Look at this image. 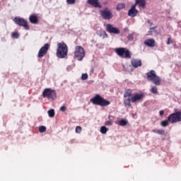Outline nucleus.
Returning <instances> with one entry per match:
<instances>
[{
	"label": "nucleus",
	"instance_id": "1",
	"mask_svg": "<svg viewBox=\"0 0 181 181\" xmlns=\"http://www.w3.org/2000/svg\"><path fill=\"white\" fill-rule=\"evenodd\" d=\"M177 122H181V111L175 112L173 114H170L168 117V119L163 120L160 122V124L161 127H169V123L176 124Z\"/></svg>",
	"mask_w": 181,
	"mask_h": 181
},
{
	"label": "nucleus",
	"instance_id": "2",
	"mask_svg": "<svg viewBox=\"0 0 181 181\" xmlns=\"http://www.w3.org/2000/svg\"><path fill=\"white\" fill-rule=\"evenodd\" d=\"M69 54V47L64 41L57 45L56 56L58 59H66Z\"/></svg>",
	"mask_w": 181,
	"mask_h": 181
},
{
	"label": "nucleus",
	"instance_id": "3",
	"mask_svg": "<svg viewBox=\"0 0 181 181\" xmlns=\"http://www.w3.org/2000/svg\"><path fill=\"white\" fill-rule=\"evenodd\" d=\"M90 101L94 105H100V107H107L111 104V102L104 99L99 94H96Z\"/></svg>",
	"mask_w": 181,
	"mask_h": 181
},
{
	"label": "nucleus",
	"instance_id": "4",
	"mask_svg": "<svg viewBox=\"0 0 181 181\" xmlns=\"http://www.w3.org/2000/svg\"><path fill=\"white\" fill-rule=\"evenodd\" d=\"M146 78L148 81H151L155 86H160L162 80L160 77L156 75V72L154 70H151L146 73Z\"/></svg>",
	"mask_w": 181,
	"mask_h": 181
},
{
	"label": "nucleus",
	"instance_id": "5",
	"mask_svg": "<svg viewBox=\"0 0 181 181\" xmlns=\"http://www.w3.org/2000/svg\"><path fill=\"white\" fill-rule=\"evenodd\" d=\"M42 98H47V100H56L57 98V93H56V90L52 88H45L42 92Z\"/></svg>",
	"mask_w": 181,
	"mask_h": 181
},
{
	"label": "nucleus",
	"instance_id": "6",
	"mask_svg": "<svg viewBox=\"0 0 181 181\" xmlns=\"http://www.w3.org/2000/svg\"><path fill=\"white\" fill-rule=\"evenodd\" d=\"M134 92L132 89H126L124 93V107H127V108H131L132 107V104H131V98L130 97H132L134 94L132 93Z\"/></svg>",
	"mask_w": 181,
	"mask_h": 181
},
{
	"label": "nucleus",
	"instance_id": "7",
	"mask_svg": "<svg viewBox=\"0 0 181 181\" xmlns=\"http://www.w3.org/2000/svg\"><path fill=\"white\" fill-rule=\"evenodd\" d=\"M84 57H86V51L84 50V48L81 46L75 47L74 59H78V62H81Z\"/></svg>",
	"mask_w": 181,
	"mask_h": 181
},
{
	"label": "nucleus",
	"instance_id": "8",
	"mask_svg": "<svg viewBox=\"0 0 181 181\" xmlns=\"http://www.w3.org/2000/svg\"><path fill=\"white\" fill-rule=\"evenodd\" d=\"M115 52L120 57H124V59H131V52L127 48L120 47L116 48Z\"/></svg>",
	"mask_w": 181,
	"mask_h": 181
},
{
	"label": "nucleus",
	"instance_id": "9",
	"mask_svg": "<svg viewBox=\"0 0 181 181\" xmlns=\"http://www.w3.org/2000/svg\"><path fill=\"white\" fill-rule=\"evenodd\" d=\"M13 22L16 25H18V26H23L26 30H29V25H28V21L24 18L15 17L13 19Z\"/></svg>",
	"mask_w": 181,
	"mask_h": 181
},
{
	"label": "nucleus",
	"instance_id": "10",
	"mask_svg": "<svg viewBox=\"0 0 181 181\" xmlns=\"http://www.w3.org/2000/svg\"><path fill=\"white\" fill-rule=\"evenodd\" d=\"M100 12L103 19H105V21H110V19H112V17L114 16L112 12L108 10V8L101 10Z\"/></svg>",
	"mask_w": 181,
	"mask_h": 181
},
{
	"label": "nucleus",
	"instance_id": "11",
	"mask_svg": "<svg viewBox=\"0 0 181 181\" xmlns=\"http://www.w3.org/2000/svg\"><path fill=\"white\" fill-rule=\"evenodd\" d=\"M106 30L108 32V33H113L114 35H118L121 33L119 29H118L117 27L112 26L111 24L106 25Z\"/></svg>",
	"mask_w": 181,
	"mask_h": 181
},
{
	"label": "nucleus",
	"instance_id": "12",
	"mask_svg": "<svg viewBox=\"0 0 181 181\" xmlns=\"http://www.w3.org/2000/svg\"><path fill=\"white\" fill-rule=\"evenodd\" d=\"M49 47L50 45L48 43L45 44V45L40 49L37 57H43L47 53Z\"/></svg>",
	"mask_w": 181,
	"mask_h": 181
},
{
	"label": "nucleus",
	"instance_id": "13",
	"mask_svg": "<svg viewBox=\"0 0 181 181\" xmlns=\"http://www.w3.org/2000/svg\"><path fill=\"white\" fill-rule=\"evenodd\" d=\"M144 97H145V95H144V93H134L130 99V103H137V101H141V100H142Z\"/></svg>",
	"mask_w": 181,
	"mask_h": 181
},
{
	"label": "nucleus",
	"instance_id": "14",
	"mask_svg": "<svg viewBox=\"0 0 181 181\" xmlns=\"http://www.w3.org/2000/svg\"><path fill=\"white\" fill-rule=\"evenodd\" d=\"M138 15V10H136V4L132 6V8L128 11V16L130 18H135Z\"/></svg>",
	"mask_w": 181,
	"mask_h": 181
},
{
	"label": "nucleus",
	"instance_id": "15",
	"mask_svg": "<svg viewBox=\"0 0 181 181\" xmlns=\"http://www.w3.org/2000/svg\"><path fill=\"white\" fill-rule=\"evenodd\" d=\"M88 4L94 8H102L103 6L98 0H88Z\"/></svg>",
	"mask_w": 181,
	"mask_h": 181
},
{
	"label": "nucleus",
	"instance_id": "16",
	"mask_svg": "<svg viewBox=\"0 0 181 181\" xmlns=\"http://www.w3.org/2000/svg\"><path fill=\"white\" fill-rule=\"evenodd\" d=\"M134 5H139V8H141L142 9H145L146 6V1L145 0H136V2Z\"/></svg>",
	"mask_w": 181,
	"mask_h": 181
},
{
	"label": "nucleus",
	"instance_id": "17",
	"mask_svg": "<svg viewBox=\"0 0 181 181\" xmlns=\"http://www.w3.org/2000/svg\"><path fill=\"white\" fill-rule=\"evenodd\" d=\"M144 45L148 46V47H155V40L152 38L147 39L144 41Z\"/></svg>",
	"mask_w": 181,
	"mask_h": 181
},
{
	"label": "nucleus",
	"instance_id": "18",
	"mask_svg": "<svg viewBox=\"0 0 181 181\" xmlns=\"http://www.w3.org/2000/svg\"><path fill=\"white\" fill-rule=\"evenodd\" d=\"M132 65L133 66V67H135L136 69V68L141 67V66H142V62L139 59H132Z\"/></svg>",
	"mask_w": 181,
	"mask_h": 181
},
{
	"label": "nucleus",
	"instance_id": "19",
	"mask_svg": "<svg viewBox=\"0 0 181 181\" xmlns=\"http://www.w3.org/2000/svg\"><path fill=\"white\" fill-rule=\"evenodd\" d=\"M29 21L31 23H33L34 25H36L39 22V19L35 15L30 16Z\"/></svg>",
	"mask_w": 181,
	"mask_h": 181
},
{
	"label": "nucleus",
	"instance_id": "20",
	"mask_svg": "<svg viewBox=\"0 0 181 181\" xmlns=\"http://www.w3.org/2000/svg\"><path fill=\"white\" fill-rule=\"evenodd\" d=\"M117 11H121V9L125 8V4L124 3H119L117 6Z\"/></svg>",
	"mask_w": 181,
	"mask_h": 181
},
{
	"label": "nucleus",
	"instance_id": "21",
	"mask_svg": "<svg viewBox=\"0 0 181 181\" xmlns=\"http://www.w3.org/2000/svg\"><path fill=\"white\" fill-rule=\"evenodd\" d=\"M128 124V121L122 119L120 121H119V125H120V127H125L126 125H127Z\"/></svg>",
	"mask_w": 181,
	"mask_h": 181
},
{
	"label": "nucleus",
	"instance_id": "22",
	"mask_svg": "<svg viewBox=\"0 0 181 181\" xmlns=\"http://www.w3.org/2000/svg\"><path fill=\"white\" fill-rule=\"evenodd\" d=\"M48 115H49V117H50V118H53V117H54L55 112H54V109H51V110H48Z\"/></svg>",
	"mask_w": 181,
	"mask_h": 181
},
{
	"label": "nucleus",
	"instance_id": "23",
	"mask_svg": "<svg viewBox=\"0 0 181 181\" xmlns=\"http://www.w3.org/2000/svg\"><path fill=\"white\" fill-rule=\"evenodd\" d=\"M151 93L152 94H158V88L156 86H151Z\"/></svg>",
	"mask_w": 181,
	"mask_h": 181
},
{
	"label": "nucleus",
	"instance_id": "24",
	"mask_svg": "<svg viewBox=\"0 0 181 181\" xmlns=\"http://www.w3.org/2000/svg\"><path fill=\"white\" fill-rule=\"evenodd\" d=\"M108 131V129L105 127V126L101 127L100 128V132L101 134H107Z\"/></svg>",
	"mask_w": 181,
	"mask_h": 181
},
{
	"label": "nucleus",
	"instance_id": "25",
	"mask_svg": "<svg viewBox=\"0 0 181 181\" xmlns=\"http://www.w3.org/2000/svg\"><path fill=\"white\" fill-rule=\"evenodd\" d=\"M40 132H46V127L45 126H40L39 127Z\"/></svg>",
	"mask_w": 181,
	"mask_h": 181
},
{
	"label": "nucleus",
	"instance_id": "26",
	"mask_svg": "<svg viewBox=\"0 0 181 181\" xmlns=\"http://www.w3.org/2000/svg\"><path fill=\"white\" fill-rule=\"evenodd\" d=\"M11 36L12 37H14V39H18L19 37V33H12Z\"/></svg>",
	"mask_w": 181,
	"mask_h": 181
},
{
	"label": "nucleus",
	"instance_id": "27",
	"mask_svg": "<svg viewBox=\"0 0 181 181\" xmlns=\"http://www.w3.org/2000/svg\"><path fill=\"white\" fill-rule=\"evenodd\" d=\"M88 78V75L87 74H83L81 76V80H87Z\"/></svg>",
	"mask_w": 181,
	"mask_h": 181
},
{
	"label": "nucleus",
	"instance_id": "28",
	"mask_svg": "<svg viewBox=\"0 0 181 181\" xmlns=\"http://www.w3.org/2000/svg\"><path fill=\"white\" fill-rule=\"evenodd\" d=\"M76 134H81V127L78 126L76 127Z\"/></svg>",
	"mask_w": 181,
	"mask_h": 181
},
{
	"label": "nucleus",
	"instance_id": "29",
	"mask_svg": "<svg viewBox=\"0 0 181 181\" xmlns=\"http://www.w3.org/2000/svg\"><path fill=\"white\" fill-rule=\"evenodd\" d=\"M105 125H106L107 127H111V125H112V121L108 120L105 122Z\"/></svg>",
	"mask_w": 181,
	"mask_h": 181
},
{
	"label": "nucleus",
	"instance_id": "30",
	"mask_svg": "<svg viewBox=\"0 0 181 181\" xmlns=\"http://www.w3.org/2000/svg\"><path fill=\"white\" fill-rule=\"evenodd\" d=\"M66 2L69 5H73L76 4V0H66Z\"/></svg>",
	"mask_w": 181,
	"mask_h": 181
},
{
	"label": "nucleus",
	"instance_id": "31",
	"mask_svg": "<svg viewBox=\"0 0 181 181\" xmlns=\"http://www.w3.org/2000/svg\"><path fill=\"white\" fill-rule=\"evenodd\" d=\"M158 135H166V133L165 132V130L163 129H161V130H159L158 129Z\"/></svg>",
	"mask_w": 181,
	"mask_h": 181
},
{
	"label": "nucleus",
	"instance_id": "32",
	"mask_svg": "<svg viewBox=\"0 0 181 181\" xmlns=\"http://www.w3.org/2000/svg\"><path fill=\"white\" fill-rule=\"evenodd\" d=\"M59 110H60V111H62V112H64L65 111L67 110V107H66V106H62Z\"/></svg>",
	"mask_w": 181,
	"mask_h": 181
},
{
	"label": "nucleus",
	"instance_id": "33",
	"mask_svg": "<svg viewBox=\"0 0 181 181\" xmlns=\"http://www.w3.org/2000/svg\"><path fill=\"white\" fill-rule=\"evenodd\" d=\"M128 40H134V35L129 34L127 37Z\"/></svg>",
	"mask_w": 181,
	"mask_h": 181
},
{
	"label": "nucleus",
	"instance_id": "34",
	"mask_svg": "<svg viewBox=\"0 0 181 181\" xmlns=\"http://www.w3.org/2000/svg\"><path fill=\"white\" fill-rule=\"evenodd\" d=\"M173 43V41L170 40V37L168 39L167 45H170Z\"/></svg>",
	"mask_w": 181,
	"mask_h": 181
},
{
	"label": "nucleus",
	"instance_id": "35",
	"mask_svg": "<svg viewBox=\"0 0 181 181\" xmlns=\"http://www.w3.org/2000/svg\"><path fill=\"white\" fill-rule=\"evenodd\" d=\"M159 114L162 117V115H163L165 114V111L164 110H160Z\"/></svg>",
	"mask_w": 181,
	"mask_h": 181
},
{
	"label": "nucleus",
	"instance_id": "36",
	"mask_svg": "<svg viewBox=\"0 0 181 181\" xmlns=\"http://www.w3.org/2000/svg\"><path fill=\"white\" fill-rule=\"evenodd\" d=\"M152 132H154V134H158L159 129H153Z\"/></svg>",
	"mask_w": 181,
	"mask_h": 181
},
{
	"label": "nucleus",
	"instance_id": "37",
	"mask_svg": "<svg viewBox=\"0 0 181 181\" xmlns=\"http://www.w3.org/2000/svg\"><path fill=\"white\" fill-rule=\"evenodd\" d=\"M153 29H156V27H153L150 28V31L152 32V30H153Z\"/></svg>",
	"mask_w": 181,
	"mask_h": 181
},
{
	"label": "nucleus",
	"instance_id": "38",
	"mask_svg": "<svg viewBox=\"0 0 181 181\" xmlns=\"http://www.w3.org/2000/svg\"><path fill=\"white\" fill-rule=\"evenodd\" d=\"M147 22H148V23H149L151 25V26H152V25H153V23H151V21H148Z\"/></svg>",
	"mask_w": 181,
	"mask_h": 181
}]
</instances>
